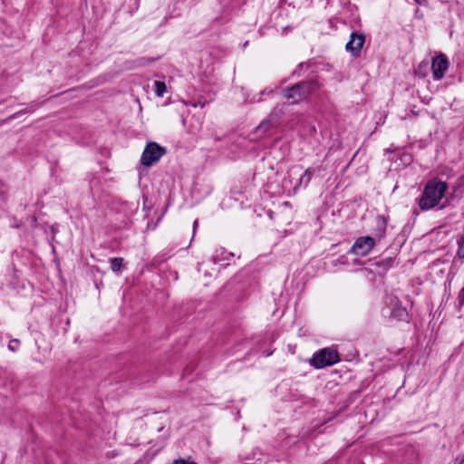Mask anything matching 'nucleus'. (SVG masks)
I'll list each match as a JSON object with an SVG mask.
<instances>
[{
  "mask_svg": "<svg viewBox=\"0 0 464 464\" xmlns=\"http://www.w3.org/2000/svg\"><path fill=\"white\" fill-rule=\"evenodd\" d=\"M111 269L117 273L124 265V259L122 257H111L109 259Z\"/></svg>",
  "mask_w": 464,
  "mask_h": 464,
  "instance_id": "obj_12",
  "label": "nucleus"
},
{
  "mask_svg": "<svg viewBox=\"0 0 464 464\" xmlns=\"http://www.w3.org/2000/svg\"><path fill=\"white\" fill-rule=\"evenodd\" d=\"M456 462H459V464H463L464 463V456L463 457H457L456 458Z\"/></svg>",
  "mask_w": 464,
  "mask_h": 464,
  "instance_id": "obj_22",
  "label": "nucleus"
},
{
  "mask_svg": "<svg viewBox=\"0 0 464 464\" xmlns=\"http://www.w3.org/2000/svg\"><path fill=\"white\" fill-rule=\"evenodd\" d=\"M314 172L315 169L313 168H308L307 169H305L304 172L302 175H300L297 186H304V188H306L309 185Z\"/></svg>",
  "mask_w": 464,
  "mask_h": 464,
  "instance_id": "obj_11",
  "label": "nucleus"
},
{
  "mask_svg": "<svg viewBox=\"0 0 464 464\" xmlns=\"http://www.w3.org/2000/svg\"><path fill=\"white\" fill-rule=\"evenodd\" d=\"M198 219H196L193 223V235L195 234V231H196V228L198 227Z\"/></svg>",
  "mask_w": 464,
  "mask_h": 464,
  "instance_id": "obj_23",
  "label": "nucleus"
},
{
  "mask_svg": "<svg viewBox=\"0 0 464 464\" xmlns=\"http://www.w3.org/2000/svg\"><path fill=\"white\" fill-rule=\"evenodd\" d=\"M41 105H42V102H37V101H33L30 103H28L24 109L20 110L14 113H13L12 115L8 116L7 118H5L4 121H11L12 120L17 119L18 117H20L23 114L34 112Z\"/></svg>",
  "mask_w": 464,
  "mask_h": 464,
  "instance_id": "obj_10",
  "label": "nucleus"
},
{
  "mask_svg": "<svg viewBox=\"0 0 464 464\" xmlns=\"http://www.w3.org/2000/svg\"><path fill=\"white\" fill-rule=\"evenodd\" d=\"M390 304L391 317L394 318L397 321H409V312L407 308L401 304V301L397 297L392 298Z\"/></svg>",
  "mask_w": 464,
  "mask_h": 464,
  "instance_id": "obj_8",
  "label": "nucleus"
},
{
  "mask_svg": "<svg viewBox=\"0 0 464 464\" xmlns=\"http://www.w3.org/2000/svg\"><path fill=\"white\" fill-rule=\"evenodd\" d=\"M20 346V340L19 339H11L8 343V350L14 353L18 351Z\"/></svg>",
  "mask_w": 464,
  "mask_h": 464,
  "instance_id": "obj_18",
  "label": "nucleus"
},
{
  "mask_svg": "<svg viewBox=\"0 0 464 464\" xmlns=\"http://www.w3.org/2000/svg\"><path fill=\"white\" fill-rule=\"evenodd\" d=\"M272 92V91H269V92ZM265 93H268V92H267L266 90H264V91L261 92V94H262V95H263V94H265Z\"/></svg>",
  "mask_w": 464,
  "mask_h": 464,
  "instance_id": "obj_26",
  "label": "nucleus"
},
{
  "mask_svg": "<svg viewBox=\"0 0 464 464\" xmlns=\"http://www.w3.org/2000/svg\"><path fill=\"white\" fill-rule=\"evenodd\" d=\"M207 102L206 101H203L202 99H199L198 102H191V105L193 107H201L203 108L205 105H206Z\"/></svg>",
  "mask_w": 464,
  "mask_h": 464,
  "instance_id": "obj_20",
  "label": "nucleus"
},
{
  "mask_svg": "<svg viewBox=\"0 0 464 464\" xmlns=\"http://www.w3.org/2000/svg\"><path fill=\"white\" fill-rule=\"evenodd\" d=\"M365 44V35L361 32H353L345 45V49L353 57H359Z\"/></svg>",
  "mask_w": 464,
  "mask_h": 464,
  "instance_id": "obj_5",
  "label": "nucleus"
},
{
  "mask_svg": "<svg viewBox=\"0 0 464 464\" xmlns=\"http://www.w3.org/2000/svg\"><path fill=\"white\" fill-rule=\"evenodd\" d=\"M389 217L379 215L375 219L374 236L382 238L386 234Z\"/></svg>",
  "mask_w": 464,
  "mask_h": 464,
  "instance_id": "obj_9",
  "label": "nucleus"
},
{
  "mask_svg": "<svg viewBox=\"0 0 464 464\" xmlns=\"http://www.w3.org/2000/svg\"><path fill=\"white\" fill-rule=\"evenodd\" d=\"M375 245V240L370 236L361 237L356 239L351 248V252L358 256H366Z\"/></svg>",
  "mask_w": 464,
  "mask_h": 464,
  "instance_id": "obj_6",
  "label": "nucleus"
},
{
  "mask_svg": "<svg viewBox=\"0 0 464 464\" xmlns=\"http://www.w3.org/2000/svg\"><path fill=\"white\" fill-rule=\"evenodd\" d=\"M166 153V149L157 142H149L140 158V162L146 167H150L157 163L160 158Z\"/></svg>",
  "mask_w": 464,
  "mask_h": 464,
  "instance_id": "obj_4",
  "label": "nucleus"
},
{
  "mask_svg": "<svg viewBox=\"0 0 464 464\" xmlns=\"http://www.w3.org/2000/svg\"><path fill=\"white\" fill-rule=\"evenodd\" d=\"M311 61H308V62H304V63H300L296 69L292 72V75L293 76H300L301 75V71H303L304 69L307 70L310 68L311 66Z\"/></svg>",
  "mask_w": 464,
  "mask_h": 464,
  "instance_id": "obj_17",
  "label": "nucleus"
},
{
  "mask_svg": "<svg viewBox=\"0 0 464 464\" xmlns=\"http://www.w3.org/2000/svg\"><path fill=\"white\" fill-rule=\"evenodd\" d=\"M155 59L152 58H140L139 59V65L146 66L153 63Z\"/></svg>",
  "mask_w": 464,
  "mask_h": 464,
  "instance_id": "obj_19",
  "label": "nucleus"
},
{
  "mask_svg": "<svg viewBox=\"0 0 464 464\" xmlns=\"http://www.w3.org/2000/svg\"><path fill=\"white\" fill-rule=\"evenodd\" d=\"M275 125L272 124L271 119L263 121L257 127H256V132H266L270 129H272Z\"/></svg>",
  "mask_w": 464,
  "mask_h": 464,
  "instance_id": "obj_16",
  "label": "nucleus"
},
{
  "mask_svg": "<svg viewBox=\"0 0 464 464\" xmlns=\"http://www.w3.org/2000/svg\"><path fill=\"white\" fill-rule=\"evenodd\" d=\"M340 361L338 352L331 347H326L314 353L310 359V364L315 369H323L332 366Z\"/></svg>",
  "mask_w": 464,
  "mask_h": 464,
  "instance_id": "obj_3",
  "label": "nucleus"
},
{
  "mask_svg": "<svg viewBox=\"0 0 464 464\" xmlns=\"http://www.w3.org/2000/svg\"><path fill=\"white\" fill-rule=\"evenodd\" d=\"M188 461L183 459H176L174 460L173 464H188Z\"/></svg>",
  "mask_w": 464,
  "mask_h": 464,
  "instance_id": "obj_21",
  "label": "nucleus"
},
{
  "mask_svg": "<svg viewBox=\"0 0 464 464\" xmlns=\"http://www.w3.org/2000/svg\"><path fill=\"white\" fill-rule=\"evenodd\" d=\"M414 2H415L417 5H423V4L426 2V0H414Z\"/></svg>",
  "mask_w": 464,
  "mask_h": 464,
  "instance_id": "obj_24",
  "label": "nucleus"
},
{
  "mask_svg": "<svg viewBox=\"0 0 464 464\" xmlns=\"http://www.w3.org/2000/svg\"><path fill=\"white\" fill-rule=\"evenodd\" d=\"M456 309L460 312L464 307V286L459 290L455 301Z\"/></svg>",
  "mask_w": 464,
  "mask_h": 464,
  "instance_id": "obj_15",
  "label": "nucleus"
},
{
  "mask_svg": "<svg viewBox=\"0 0 464 464\" xmlns=\"http://www.w3.org/2000/svg\"><path fill=\"white\" fill-rule=\"evenodd\" d=\"M188 464H198V463H196V462H194V461H190V462H188Z\"/></svg>",
  "mask_w": 464,
  "mask_h": 464,
  "instance_id": "obj_27",
  "label": "nucleus"
},
{
  "mask_svg": "<svg viewBox=\"0 0 464 464\" xmlns=\"http://www.w3.org/2000/svg\"><path fill=\"white\" fill-rule=\"evenodd\" d=\"M449 69L448 57L440 53L432 59L431 70L434 80H440L444 77Z\"/></svg>",
  "mask_w": 464,
  "mask_h": 464,
  "instance_id": "obj_7",
  "label": "nucleus"
},
{
  "mask_svg": "<svg viewBox=\"0 0 464 464\" xmlns=\"http://www.w3.org/2000/svg\"><path fill=\"white\" fill-rule=\"evenodd\" d=\"M395 259L392 257H386L375 263L376 266L382 268V271L385 272L389 268L392 267L394 265Z\"/></svg>",
  "mask_w": 464,
  "mask_h": 464,
  "instance_id": "obj_13",
  "label": "nucleus"
},
{
  "mask_svg": "<svg viewBox=\"0 0 464 464\" xmlns=\"http://www.w3.org/2000/svg\"><path fill=\"white\" fill-rule=\"evenodd\" d=\"M5 102V101H1V102H0V104H3V102Z\"/></svg>",
  "mask_w": 464,
  "mask_h": 464,
  "instance_id": "obj_28",
  "label": "nucleus"
},
{
  "mask_svg": "<svg viewBox=\"0 0 464 464\" xmlns=\"http://www.w3.org/2000/svg\"><path fill=\"white\" fill-rule=\"evenodd\" d=\"M5 121V119H3V120H1V121H0V127H1L2 125H4V124H6V123H8V122H9V121Z\"/></svg>",
  "mask_w": 464,
  "mask_h": 464,
  "instance_id": "obj_25",
  "label": "nucleus"
},
{
  "mask_svg": "<svg viewBox=\"0 0 464 464\" xmlns=\"http://www.w3.org/2000/svg\"><path fill=\"white\" fill-rule=\"evenodd\" d=\"M319 88V82L314 79H310L285 88L284 91V96L288 100H293V102L295 103L301 100L306 99Z\"/></svg>",
  "mask_w": 464,
  "mask_h": 464,
  "instance_id": "obj_2",
  "label": "nucleus"
},
{
  "mask_svg": "<svg viewBox=\"0 0 464 464\" xmlns=\"http://www.w3.org/2000/svg\"><path fill=\"white\" fill-rule=\"evenodd\" d=\"M448 185L440 180H430L419 198L418 204L421 210H429L439 205L443 198Z\"/></svg>",
  "mask_w": 464,
  "mask_h": 464,
  "instance_id": "obj_1",
  "label": "nucleus"
},
{
  "mask_svg": "<svg viewBox=\"0 0 464 464\" xmlns=\"http://www.w3.org/2000/svg\"><path fill=\"white\" fill-rule=\"evenodd\" d=\"M167 91L166 83L161 81L154 82V92L158 97H163Z\"/></svg>",
  "mask_w": 464,
  "mask_h": 464,
  "instance_id": "obj_14",
  "label": "nucleus"
}]
</instances>
